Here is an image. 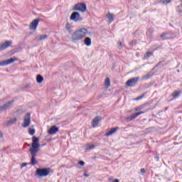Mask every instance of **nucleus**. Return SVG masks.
<instances>
[{
  "mask_svg": "<svg viewBox=\"0 0 182 182\" xmlns=\"http://www.w3.org/2000/svg\"><path fill=\"white\" fill-rule=\"evenodd\" d=\"M32 144L31 147L29 148L28 151H30L31 158V166H36L38 164V161H36V154L39 153L41 144H39V138L36 136L32 137Z\"/></svg>",
  "mask_w": 182,
  "mask_h": 182,
  "instance_id": "f257e3e1",
  "label": "nucleus"
},
{
  "mask_svg": "<svg viewBox=\"0 0 182 182\" xmlns=\"http://www.w3.org/2000/svg\"><path fill=\"white\" fill-rule=\"evenodd\" d=\"M87 35V29L81 28L75 31L71 36V39L74 42L76 41H82Z\"/></svg>",
  "mask_w": 182,
  "mask_h": 182,
  "instance_id": "f03ea898",
  "label": "nucleus"
},
{
  "mask_svg": "<svg viewBox=\"0 0 182 182\" xmlns=\"http://www.w3.org/2000/svg\"><path fill=\"white\" fill-rule=\"evenodd\" d=\"M36 174L38 176V177H46V176H49V174H50V168H37Z\"/></svg>",
  "mask_w": 182,
  "mask_h": 182,
  "instance_id": "7ed1b4c3",
  "label": "nucleus"
},
{
  "mask_svg": "<svg viewBox=\"0 0 182 182\" xmlns=\"http://www.w3.org/2000/svg\"><path fill=\"white\" fill-rule=\"evenodd\" d=\"M73 11H79L80 12H86L87 7L85 3H78L73 7Z\"/></svg>",
  "mask_w": 182,
  "mask_h": 182,
  "instance_id": "20e7f679",
  "label": "nucleus"
},
{
  "mask_svg": "<svg viewBox=\"0 0 182 182\" xmlns=\"http://www.w3.org/2000/svg\"><path fill=\"white\" fill-rule=\"evenodd\" d=\"M70 21H73L74 22H81V21H83V18L80 16V14L77 11H74L71 14V16L70 17Z\"/></svg>",
  "mask_w": 182,
  "mask_h": 182,
  "instance_id": "39448f33",
  "label": "nucleus"
},
{
  "mask_svg": "<svg viewBox=\"0 0 182 182\" xmlns=\"http://www.w3.org/2000/svg\"><path fill=\"white\" fill-rule=\"evenodd\" d=\"M139 80H140V77H132L127 81L126 85L129 86V87H134Z\"/></svg>",
  "mask_w": 182,
  "mask_h": 182,
  "instance_id": "423d86ee",
  "label": "nucleus"
},
{
  "mask_svg": "<svg viewBox=\"0 0 182 182\" xmlns=\"http://www.w3.org/2000/svg\"><path fill=\"white\" fill-rule=\"evenodd\" d=\"M14 103H15V100H14L6 102L3 106L1 107V112L12 109V107H14Z\"/></svg>",
  "mask_w": 182,
  "mask_h": 182,
  "instance_id": "0eeeda50",
  "label": "nucleus"
},
{
  "mask_svg": "<svg viewBox=\"0 0 182 182\" xmlns=\"http://www.w3.org/2000/svg\"><path fill=\"white\" fill-rule=\"evenodd\" d=\"M22 126L24 128L29 127L31 126V113H27L24 117V121Z\"/></svg>",
  "mask_w": 182,
  "mask_h": 182,
  "instance_id": "6e6552de",
  "label": "nucleus"
},
{
  "mask_svg": "<svg viewBox=\"0 0 182 182\" xmlns=\"http://www.w3.org/2000/svg\"><path fill=\"white\" fill-rule=\"evenodd\" d=\"M41 21L40 18L34 19L31 23L29 26V29L31 31H36L38 26L39 25V22Z\"/></svg>",
  "mask_w": 182,
  "mask_h": 182,
  "instance_id": "1a4fd4ad",
  "label": "nucleus"
},
{
  "mask_svg": "<svg viewBox=\"0 0 182 182\" xmlns=\"http://www.w3.org/2000/svg\"><path fill=\"white\" fill-rule=\"evenodd\" d=\"M16 60H18V58L16 57H12L6 60H2L1 61V66H6V65H11V63H14V62H16Z\"/></svg>",
  "mask_w": 182,
  "mask_h": 182,
  "instance_id": "9d476101",
  "label": "nucleus"
},
{
  "mask_svg": "<svg viewBox=\"0 0 182 182\" xmlns=\"http://www.w3.org/2000/svg\"><path fill=\"white\" fill-rule=\"evenodd\" d=\"M146 112H149V109H146L144 112L141 111L139 112L133 114L131 117L127 118L128 122H132V120H134V119H136V117H139V116H140V114H143L146 113Z\"/></svg>",
  "mask_w": 182,
  "mask_h": 182,
  "instance_id": "9b49d317",
  "label": "nucleus"
},
{
  "mask_svg": "<svg viewBox=\"0 0 182 182\" xmlns=\"http://www.w3.org/2000/svg\"><path fill=\"white\" fill-rule=\"evenodd\" d=\"M59 132V127H56V125L52 126L48 129V134H56Z\"/></svg>",
  "mask_w": 182,
  "mask_h": 182,
  "instance_id": "f8f14e48",
  "label": "nucleus"
},
{
  "mask_svg": "<svg viewBox=\"0 0 182 182\" xmlns=\"http://www.w3.org/2000/svg\"><path fill=\"white\" fill-rule=\"evenodd\" d=\"M12 45V41H6L3 44L1 45V50H4V49H8L9 46Z\"/></svg>",
  "mask_w": 182,
  "mask_h": 182,
  "instance_id": "ddd939ff",
  "label": "nucleus"
},
{
  "mask_svg": "<svg viewBox=\"0 0 182 182\" xmlns=\"http://www.w3.org/2000/svg\"><path fill=\"white\" fill-rule=\"evenodd\" d=\"M120 128H119V127H112L110 129V130L107 132L105 134V136H107V137H109V136H112V134H114V133H116V132H117V130H119Z\"/></svg>",
  "mask_w": 182,
  "mask_h": 182,
  "instance_id": "4468645a",
  "label": "nucleus"
},
{
  "mask_svg": "<svg viewBox=\"0 0 182 182\" xmlns=\"http://www.w3.org/2000/svg\"><path fill=\"white\" fill-rule=\"evenodd\" d=\"M102 120V117H96L93 120H92V127H96V126H99V122Z\"/></svg>",
  "mask_w": 182,
  "mask_h": 182,
  "instance_id": "2eb2a0df",
  "label": "nucleus"
},
{
  "mask_svg": "<svg viewBox=\"0 0 182 182\" xmlns=\"http://www.w3.org/2000/svg\"><path fill=\"white\" fill-rule=\"evenodd\" d=\"M46 39H48V35L43 34V35L37 36L34 38V41H45Z\"/></svg>",
  "mask_w": 182,
  "mask_h": 182,
  "instance_id": "dca6fc26",
  "label": "nucleus"
},
{
  "mask_svg": "<svg viewBox=\"0 0 182 182\" xmlns=\"http://www.w3.org/2000/svg\"><path fill=\"white\" fill-rule=\"evenodd\" d=\"M106 17L107 18V19H109V23H112V22H113V21H114V15L113 14L108 13L106 15Z\"/></svg>",
  "mask_w": 182,
  "mask_h": 182,
  "instance_id": "f3484780",
  "label": "nucleus"
},
{
  "mask_svg": "<svg viewBox=\"0 0 182 182\" xmlns=\"http://www.w3.org/2000/svg\"><path fill=\"white\" fill-rule=\"evenodd\" d=\"M84 43L86 46H90V45H92V38L90 37H86L84 39Z\"/></svg>",
  "mask_w": 182,
  "mask_h": 182,
  "instance_id": "a211bd4d",
  "label": "nucleus"
},
{
  "mask_svg": "<svg viewBox=\"0 0 182 182\" xmlns=\"http://www.w3.org/2000/svg\"><path fill=\"white\" fill-rule=\"evenodd\" d=\"M181 95V91H175L173 92L171 96L173 99H177V97H180V95Z\"/></svg>",
  "mask_w": 182,
  "mask_h": 182,
  "instance_id": "6ab92c4d",
  "label": "nucleus"
},
{
  "mask_svg": "<svg viewBox=\"0 0 182 182\" xmlns=\"http://www.w3.org/2000/svg\"><path fill=\"white\" fill-rule=\"evenodd\" d=\"M65 29H66V31H68V32L69 33H72V32L73 31L72 30V27L70 26V24L69 23H67L65 24Z\"/></svg>",
  "mask_w": 182,
  "mask_h": 182,
  "instance_id": "aec40b11",
  "label": "nucleus"
},
{
  "mask_svg": "<svg viewBox=\"0 0 182 182\" xmlns=\"http://www.w3.org/2000/svg\"><path fill=\"white\" fill-rule=\"evenodd\" d=\"M146 106H147L146 104H143V105H140L139 107H136L135 111L140 112V110H143V109H144V107H146Z\"/></svg>",
  "mask_w": 182,
  "mask_h": 182,
  "instance_id": "412c9836",
  "label": "nucleus"
},
{
  "mask_svg": "<svg viewBox=\"0 0 182 182\" xmlns=\"http://www.w3.org/2000/svg\"><path fill=\"white\" fill-rule=\"evenodd\" d=\"M37 83H42L43 82V77L41 75H38L36 77Z\"/></svg>",
  "mask_w": 182,
  "mask_h": 182,
  "instance_id": "4be33fe9",
  "label": "nucleus"
},
{
  "mask_svg": "<svg viewBox=\"0 0 182 182\" xmlns=\"http://www.w3.org/2000/svg\"><path fill=\"white\" fill-rule=\"evenodd\" d=\"M105 85L106 87H110V79L109 77H107L105 81Z\"/></svg>",
  "mask_w": 182,
  "mask_h": 182,
  "instance_id": "5701e85b",
  "label": "nucleus"
},
{
  "mask_svg": "<svg viewBox=\"0 0 182 182\" xmlns=\"http://www.w3.org/2000/svg\"><path fill=\"white\" fill-rule=\"evenodd\" d=\"M16 120H17L16 118H13L9 121H8L7 124H14L16 122Z\"/></svg>",
  "mask_w": 182,
  "mask_h": 182,
  "instance_id": "b1692460",
  "label": "nucleus"
},
{
  "mask_svg": "<svg viewBox=\"0 0 182 182\" xmlns=\"http://www.w3.org/2000/svg\"><path fill=\"white\" fill-rule=\"evenodd\" d=\"M152 55H153L152 52H146V55H144V58L147 59V58H150Z\"/></svg>",
  "mask_w": 182,
  "mask_h": 182,
  "instance_id": "393cba45",
  "label": "nucleus"
},
{
  "mask_svg": "<svg viewBox=\"0 0 182 182\" xmlns=\"http://www.w3.org/2000/svg\"><path fill=\"white\" fill-rule=\"evenodd\" d=\"M176 11L178 12V14H182V6H178L176 7Z\"/></svg>",
  "mask_w": 182,
  "mask_h": 182,
  "instance_id": "a878e982",
  "label": "nucleus"
},
{
  "mask_svg": "<svg viewBox=\"0 0 182 182\" xmlns=\"http://www.w3.org/2000/svg\"><path fill=\"white\" fill-rule=\"evenodd\" d=\"M35 129H32V128H30L29 129V134L31 136H33V134H35Z\"/></svg>",
  "mask_w": 182,
  "mask_h": 182,
  "instance_id": "bb28decb",
  "label": "nucleus"
},
{
  "mask_svg": "<svg viewBox=\"0 0 182 182\" xmlns=\"http://www.w3.org/2000/svg\"><path fill=\"white\" fill-rule=\"evenodd\" d=\"M151 76H153V75H151L150 73H148V74H146V75L144 76V79L145 80H147V79H149V77H151Z\"/></svg>",
  "mask_w": 182,
  "mask_h": 182,
  "instance_id": "cd10ccee",
  "label": "nucleus"
},
{
  "mask_svg": "<svg viewBox=\"0 0 182 182\" xmlns=\"http://www.w3.org/2000/svg\"><path fill=\"white\" fill-rule=\"evenodd\" d=\"M144 96H146V94H142L141 95L136 97L135 100H141V99H143V97H144Z\"/></svg>",
  "mask_w": 182,
  "mask_h": 182,
  "instance_id": "c85d7f7f",
  "label": "nucleus"
},
{
  "mask_svg": "<svg viewBox=\"0 0 182 182\" xmlns=\"http://www.w3.org/2000/svg\"><path fill=\"white\" fill-rule=\"evenodd\" d=\"M129 44L131 45V46H134V45H136L137 44V41L136 40H132Z\"/></svg>",
  "mask_w": 182,
  "mask_h": 182,
  "instance_id": "c756f323",
  "label": "nucleus"
},
{
  "mask_svg": "<svg viewBox=\"0 0 182 182\" xmlns=\"http://www.w3.org/2000/svg\"><path fill=\"white\" fill-rule=\"evenodd\" d=\"M166 36H167V33H163L162 34L160 35V38H161L163 41H164L166 39Z\"/></svg>",
  "mask_w": 182,
  "mask_h": 182,
  "instance_id": "7c9ffc66",
  "label": "nucleus"
},
{
  "mask_svg": "<svg viewBox=\"0 0 182 182\" xmlns=\"http://www.w3.org/2000/svg\"><path fill=\"white\" fill-rule=\"evenodd\" d=\"M117 46H118L119 49H122L123 48L122 41H118L117 42Z\"/></svg>",
  "mask_w": 182,
  "mask_h": 182,
  "instance_id": "2f4dec72",
  "label": "nucleus"
},
{
  "mask_svg": "<svg viewBox=\"0 0 182 182\" xmlns=\"http://www.w3.org/2000/svg\"><path fill=\"white\" fill-rule=\"evenodd\" d=\"M95 149V145H88L87 146V150H92V149Z\"/></svg>",
  "mask_w": 182,
  "mask_h": 182,
  "instance_id": "473e14b6",
  "label": "nucleus"
},
{
  "mask_svg": "<svg viewBox=\"0 0 182 182\" xmlns=\"http://www.w3.org/2000/svg\"><path fill=\"white\" fill-rule=\"evenodd\" d=\"M172 0H161L162 4H170Z\"/></svg>",
  "mask_w": 182,
  "mask_h": 182,
  "instance_id": "72a5a7b5",
  "label": "nucleus"
},
{
  "mask_svg": "<svg viewBox=\"0 0 182 182\" xmlns=\"http://www.w3.org/2000/svg\"><path fill=\"white\" fill-rule=\"evenodd\" d=\"M78 164H80V166H85V161H78Z\"/></svg>",
  "mask_w": 182,
  "mask_h": 182,
  "instance_id": "f704fd0d",
  "label": "nucleus"
},
{
  "mask_svg": "<svg viewBox=\"0 0 182 182\" xmlns=\"http://www.w3.org/2000/svg\"><path fill=\"white\" fill-rule=\"evenodd\" d=\"M155 160H156V161H159L160 156H159V154H156L154 156Z\"/></svg>",
  "mask_w": 182,
  "mask_h": 182,
  "instance_id": "c9c22d12",
  "label": "nucleus"
},
{
  "mask_svg": "<svg viewBox=\"0 0 182 182\" xmlns=\"http://www.w3.org/2000/svg\"><path fill=\"white\" fill-rule=\"evenodd\" d=\"M161 62H160V63H159L158 64H156V65L154 67L153 70H154V69H156V68H158V66H161Z\"/></svg>",
  "mask_w": 182,
  "mask_h": 182,
  "instance_id": "e433bc0d",
  "label": "nucleus"
},
{
  "mask_svg": "<svg viewBox=\"0 0 182 182\" xmlns=\"http://www.w3.org/2000/svg\"><path fill=\"white\" fill-rule=\"evenodd\" d=\"M26 166H28V163H23V164H21V168H22L23 167H26Z\"/></svg>",
  "mask_w": 182,
  "mask_h": 182,
  "instance_id": "4c0bfd02",
  "label": "nucleus"
},
{
  "mask_svg": "<svg viewBox=\"0 0 182 182\" xmlns=\"http://www.w3.org/2000/svg\"><path fill=\"white\" fill-rule=\"evenodd\" d=\"M109 181H112V182H119V179H114V181L111 178L109 179Z\"/></svg>",
  "mask_w": 182,
  "mask_h": 182,
  "instance_id": "58836bf2",
  "label": "nucleus"
},
{
  "mask_svg": "<svg viewBox=\"0 0 182 182\" xmlns=\"http://www.w3.org/2000/svg\"><path fill=\"white\" fill-rule=\"evenodd\" d=\"M141 173H146V169H144V168H141Z\"/></svg>",
  "mask_w": 182,
  "mask_h": 182,
  "instance_id": "ea45409f",
  "label": "nucleus"
},
{
  "mask_svg": "<svg viewBox=\"0 0 182 182\" xmlns=\"http://www.w3.org/2000/svg\"><path fill=\"white\" fill-rule=\"evenodd\" d=\"M151 32H153V30L149 29L146 33H147V35H149V33H151Z\"/></svg>",
  "mask_w": 182,
  "mask_h": 182,
  "instance_id": "a19ab883",
  "label": "nucleus"
},
{
  "mask_svg": "<svg viewBox=\"0 0 182 182\" xmlns=\"http://www.w3.org/2000/svg\"><path fill=\"white\" fill-rule=\"evenodd\" d=\"M26 146H28V147H32V145H31V144L26 143Z\"/></svg>",
  "mask_w": 182,
  "mask_h": 182,
  "instance_id": "79ce46f5",
  "label": "nucleus"
},
{
  "mask_svg": "<svg viewBox=\"0 0 182 182\" xmlns=\"http://www.w3.org/2000/svg\"><path fill=\"white\" fill-rule=\"evenodd\" d=\"M43 146H46V144H43L41 145L42 147H43Z\"/></svg>",
  "mask_w": 182,
  "mask_h": 182,
  "instance_id": "37998d69",
  "label": "nucleus"
},
{
  "mask_svg": "<svg viewBox=\"0 0 182 182\" xmlns=\"http://www.w3.org/2000/svg\"><path fill=\"white\" fill-rule=\"evenodd\" d=\"M85 177H88L87 174L85 173Z\"/></svg>",
  "mask_w": 182,
  "mask_h": 182,
  "instance_id": "c03bdc74",
  "label": "nucleus"
},
{
  "mask_svg": "<svg viewBox=\"0 0 182 182\" xmlns=\"http://www.w3.org/2000/svg\"><path fill=\"white\" fill-rule=\"evenodd\" d=\"M2 136H3V134H1V137H2Z\"/></svg>",
  "mask_w": 182,
  "mask_h": 182,
  "instance_id": "a18cd8bd",
  "label": "nucleus"
}]
</instances>
